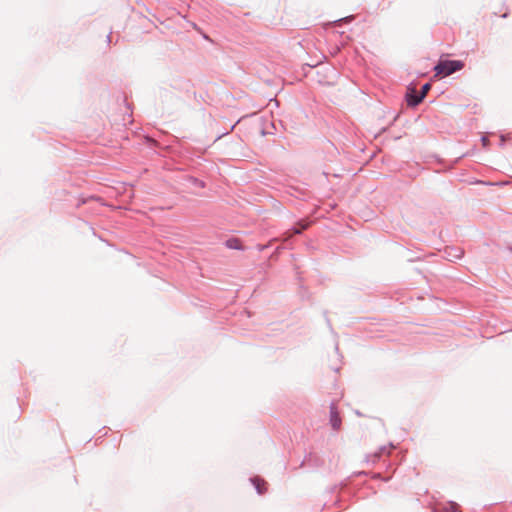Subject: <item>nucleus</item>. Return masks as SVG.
Listing matches in <instances>:
<instances>
[{
	"mask_svg": "<svg viewBox=\"0 0 512 512\" xmlns=\"http://www.w3.org/2000/svg\"><path fill=\"white\" fill-rule=\"evenodd\" d=\"M251 482L255 486V489L258 494H263L265 492V489H264L265 482L263 480H261L258 477H255V478H251Z\"/></svg>",
	"mask_w": 512,
	"mask_h": 512,
	"instance_id": "nucleus-6",
	"label": "nucleus"
},
{
	"mask_svg": "<svg viewBox=\"0 0 512 512\" xmlns=\"http://www.w3.org/2000/svg\"><path fill=\"white\" fill-rule=\"evenodd\" d=\"M330 424L334 430H338L341 427V418L335 403H331L330 405Z\"/></svg>",
	"mask_w": 512,
	"mask_h": 512,
	"instance_id": "nucleus-3",
	"label": "nucleus"
},
{
	"mask_svg": "<svg viewBox=\"0 0 512 512\" xmlns=\"http://www.w3.org/2000/svg\"><path fill=\"white\" fill-rule=\"evenodd\" d=\"M423 94H419L417 93L414 89H411L407 94H406V101H407V104L411 107H415L417 106L418 104H420L423 100Z\"/></svg>",
	"mask_w": 512,
	"mask_h": 512,
	"instance_id": "nucleus-4",
	"label": "nucleus"
},
{
	"mask_svg": "<svg viewBox=\"0 0 512 512\" xmlns=\"http://www.w3.org/2000/svg\"><path fill=\"white\" fill-rule=\"evenodd\" d=\"M481 141L484 147H486L489 143L488 137L486 136H482Z\"/></svg>",
	"mask_w": 512,
	"mask_h": 512,
	"instance_id": "nucleus-11",
	"label": "nucleus"
},
{
	"mask_svg": "<svg viewBox=\"0 0 512 512\" xmlns=\"http://www.w3.org/2000/svg\"><path fill=\"white\" fill-rule=\"evenodd\" d=\"M447 258L449 261H455L457 259H461L463 256V250L456 247H450L445 250Z\"/></svg>",
	"mask_w": 512,
	"mask_h": 512,
	"instance_id": "nucleus-5",
	"label": "nucleus"
},
{
	"mask_svg": "<svg viewBox=\"0 0 512 512\" xmlns=\"http://www.w3.org/2000/svg\"><path fill=\"white\" fill-rule=\"evenodd\" d=\"M431 88V85L430 83H426L422 86L421 88V91L419 94H423V98H425V96L427 95L428 91L430 90Z\"/></svg>",
	"mask_w": 512,
	"mask_h": 512,
	"instance_id": "nucleus-8",
	"label": "nucleus"
},
{
	"mask_svg": "<svg viewBox=\"0 0 512 512\" xmlns=\"http://www.w3.org/2000/svg\"><path fill=\"white\" fill-rule=\"evenodd\" d=\"M251 482L255 486V489L258 494H263L265 492V489H264L265 482L263 480H261L258 477H255V478H251Z\"/></svg>",
	"mask_w": 512,
	"mask_h": 512,
	"instance_id": "nucleus-7",
	"label": "nucleus"
},
{
	"mask_svg": "<svg viewBox=\"0 0 512 512\" xmlns=\"http://www.w3.org/2000/svg\"><path fill=\"white\" fill-rule=\"evenodd\" d=\"M464 67V63L459 60H441L434 67L436 75H442L444 77L449 76Z\"/></svg>",
	"mask_w": 512,
	"mask_h": 512,
	"instance_id": "nucleus-1",
	"label": "nucleus"
},
{
	"mask_svg": "<svg viewBox=\"0 0 512 512\" xmlns=\"http://www.w3.org/2000/svg\"><path fill=\"white\" fill-rule=\"evenodd\" d=\"M236 243H238V240H228L227 246L229 248H233V249H240V247L238 245H236Z\"/></svg>",
	"mask_w": 512,
	"mask_h": 512,
	"instance_id": "nucleus-9",
	"label": "nucleus"
},
{
	"mask_svg": "<svg viewBox=\"0 0 512 512\" xmlns=\"http://www.w3.org/2000/svg\"><path fill=\"white\" fill-rule=\"evenodd\" d=\"M392 448H394V445L391 443L388 446H381L375 453L367 455L366 461L375 464L383 454H389Z\"/></svg>",
	"mask_w": 512,
	"mask_h": 512,
	"instance_id": "nucleus-2",
	"label": "nucleus"
},
{
	"mask_svg": "<svg viewBox=\"0 0 512 512\" xmlns=\"http://www.w3.org/2000/svg\"><path fill=\"white\" fill-rule=\"evenodd\" d=\"M449 506H450V508H449V509H450L452 512H458V505H457V503H455V502H450V503H449Z\"/></svg>",
	"mask_w": 512,
	"mask_h": 512,
	"instance_id": "nucleus-10",
	"label": "nucleus"
}]
</instances>
